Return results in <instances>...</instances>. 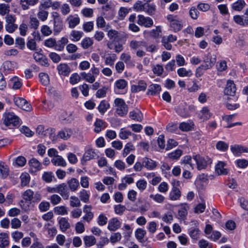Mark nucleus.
<instances>
[{"label": "nucleus", "mask_w": 248, "mask_h": 248, "mask_svg": "<svg viewBox=\"0 0 248 248\" xmlns=\"http://www.w3.org/2000/svg\"><path fill=\"white\" fill-rule=\"evenodd\" d=\"M83 212L85 215L82 219L88 222H90L94 216L93 213L92 212L91 206L85 205L83 207Z\"/></svg>", "instance_id": "nucleus-17"}, {"label": "nucleus", "mask_w": 248, "mask_h": 248, "mask_svg": "<svg viewBox=\"0 0 248 248\" xmlns=\"http://www.w3.org/2000/svg\"><path fill=\"white\" fill-rule=\"evenodd\" d=\"M236 90L235 85L233 81L232 80H228L224 89V93L227 95L232 96V101H234V102H235L238 98L237 96H235Z\"/></svg>", "instance_id": "nucleus-7"}, {"label": "nucleus", "mask_w": 248, "mask_h": 248, "mask_svg": "<svg viewBox=\"0 0 248 248\" xmlns=\"http://www.w3.org/2000/svg\"><path fill=\"white\" fill-rule=\"evenodd\" d=\"M129 46L132 49L138 50L140 49L143 47H146V44L144 41L133 40L130 41Z\"/></svg>", "instance_id": "nucleus-28"}, {"label": "nucleus", "mask_w": 248, "mask_h": 248, "mask_svg": "<svg viewBox=\"0 0 248 248\" xmlns=\"http://www.w3.org/2000/svg\"><path fill=\"white\" fill-rule=\"evenodd\" d=\"M200 234V231L197 228L191 229L189 232V235L190 237L195 240H198L199 238Z\"/></svg>", "instance_id": "nucleus-64"}, {"label": "nucleus", "mask_w": 248, "mask_h": 248, "mask_svg": "<svg viewBox=\"0 0 248 248\" xmlns=\"http://www.w3.org/2000/svg\"><path fill=\"white\" fill-rule=\"evenodd\" d=\"M129 117L132 120L137 122H141L143 119V115L141 112L137 108L130 111L129 114Z\"/></svg>", "instance_id": "nucleus-25"}, {"label": "nucleus", "mask_w": 248, "mask_h": 248, "mask_svg": "<svg viewBox=\"0 0 248 248\" xmlns=\"http://www.w3.org/2000/svg\"><path fill=\"white\" fill-rule=\"evenodd\" d=\"M144 167L148 170H153L157 166L156 161L148 157H144L142 159Z\"/></svg>", "instance_id": "nucleus-19"}, {"label": "nucleus", "mask_w": 248, "mask_h": 248, "mask_svg": "<svg viewBox=\"0 0 248 248\" xmlns=\"http://www.w3.org/2000/svg\"><path fill=\"white\" fill-rule=\"evenodd\" d=\"M234 22L242 26L248 25V17L242 16L239 15L235 16L233 17Z\"/></svg>", "instance_id": "nucleus-35"}, {"label": "nucleus", "mask_w": 248, "mask_h": 248, "mask_svg": "<svg viewBox=\"0 0 248 248\" xmlns=\"http://www.w3.org/2000/svg\"><path fill=\"white\" fill-rule=\"evenodd\" d=\"M63 23L62 19H60L53 22V31L54 33H59L63 29Z\"/></svg>", "instance_id": "nucleus-41"}, {"label": "nucleus", "mask_w": 248, "mask_h": 248, "mask_svg": "<svg viewBox=\"0 0 248 248\" xmlns=\"http://www.w3.org/2000/svg\"><path fill=\"white\" fill-rule=\"evenodd\" d=\"M59 227L60 230L62 232H65L70 227V223L68 219L65 217H61L58 221Z\"/></svg>", "instance_id": "nucleus-32"}, {"label": "nucleus", "mask_w": 248, "mask_h": 248, "mask_svg": "<svg viewBox=\"0 0 248 248\" xmlns=\"http://www.w3.org/2000/svg\"><path fill=\"white\" fill-rule=\"evenodd\" d=\"M117 57L115 54H108L104 57L105 63L107 65L112 66Z\"/></svg>", "instance_id": "nucleus-37"}, {"label": "nucleus", "mask_w": 248, "mask_h": 248, "mask_svg": "<svg viewBox=\"0 0 248 248\" xmlns=\"http://www.w3.org/2000/svg\"><path fill=\"white\" fill-rule=\"evenodd\" d=\"M68 42V40L66 37H62L57 43V46H56V50L58 51L62 50L64 46L66 44H67Z\"/></svg>", "instance_id": "nucleus-47"}, {"label": "nucleus", "mask_w": 248, "mask_h": 248, "mask_svg": "<svg viewBox=\"0 0 248 248\" xmlns=\"http://www.w3.org/2000/svg\"><path fill=\"white\" fill-rule=\"evenodd\" d=\"M51 162L54 166H60L62 167H65L66 165V162L61 155H58L52 158L51 159Z\"/></svg>", "instance_id": "nucleus-31"}, {"label": "nucleus", "mask_w": 248, "mask_h": 248, "mask_svg": "<svg viewBox=\"0 0 248 248\" xmlns=\"http://www.w3.org/2000/svg\"><path fill=\"white\" fill-rule=\"evenodd\" d=\"M73 134V131L70 128H65L59 132L58 137L64 140L69 139Z\"/></svg>", "instance_id": "nucleus-24"}, {"label": "nucleus", "mask_w": 248, "mask_h": 248, "mask_svg": "<svg viewBox=\"0 0 248 248\" xmlns=\"http://www.w3.org/2000/svg\"><path fill=\"white\" fill-rule=\"evenodd\" d=\"M212 115V114L210 112L209 108L206 107H204L200 111L199 117L201 119L206 121L211 117Z\"/></svg>", "instance_id": "nucleus-33"}, {"label": "nucleus", "mask_w": 248, "mask_h": 248, "mask_svg": "<svg viewBox=\"0 0 248 248\" xmlns=\"http://www.w3.org/2000/svg\"><path fill=\"white\" fill-rule=\"evenodd\" d=\"M20 185L22 187L27 186L30 183L31 177L29 173L24 172L20 176Z\"/></svg>", "instance_id": "nucleus-34"}, {"label": "nucleus", "mask_w": 248, "mask_h": 248, "mask_svg": "<svg viewBox=\"0 0 248 248\" xmlns=\"http://www.w3.org/2000/svg\"><path fill=\"white\" fill-rule=\"evenodd\" d=\"M109 108V103L105 100H103L100 102L98 107V109L100 113L103 114Z\"/></svg>", "instance_id": "nucleus-54"}, {"label": "nucleus", "mask_w": 248, "mask_h": 248, "mask_svg": "<svg viewBox=\"0 0 248 248\" xmlns=\"http://www.w3.org/2000/svg\"><path fill=\"white\" fill-rule=\"evenodd\" d=\"M6 24L5 25V29L6 31L9 33L13 32L16 29L15 21L16 19L14 16L11 15H7L5 17Z\"/></svg>", "instance_id": "nucleus-10"}, {"label": "nucleus", "mask_w": 248, "mask_h": 248, "mask_svg": "<svg viewBox=\"0 0 248 248\" xmlns=\"http://www.w3.org/2000/svg\"><path fill=\"white\" fill-rule=\"evenodd\" d=\"M167 19L170 22V27L175 32L178 31L182 29V21L177 16L169 15L167 16Z\"/></svg>", "instance_id": "nucleus-4"}, {"label": "nucleus", "mask_w": 248, "mask_h": 248, "mask_svg": "<svg viewBox=\"0 0 248 248\" xmlns=\"http://www.w3.org/2000/svg\"><path fill=\"white\" fill-rule=\"evenodd\" d=\"M33 191L31 189H27L23 193L22 197L25 202L21 201L20 202V205L24 210H28L29 209V205L33 200Z\"/></svg>", "instance_id": "nucleus-2"}, {"label": "nucleus", "mask_w": 248, "mask_h": 248, "mask_svg": "<svg viewBox=\"0 0 248 248\" xmlns=\"http://www.w3.org/2000/svg\"><path fill=\"white\" fill-rule=\"evenodd\" d=\"M116 107V112L120 116H123L127 114L128 108L124 101L120 98H117L114 100Z\"/></svg>", "instance_id": "nucleus-3"}, {"label": "nucleus", "mask_w": 248, "mask_h": 248, "mask_svg": "<svg viewBox=\"0 0 248 248\" xmlns=\"http://www.w3.org/2000/svg\"><path fill=\"white\" fill-rule=\"evenodd\" d=\"M203 61L204 64L202 65V67L204 70H206L212 68L216 62V56L210 53L205 55Z\"/></svg>", "instance_id": "nucleus-6"}, {"label": "nucleus", "mask_w": 248, "mask_h": 248, "mask_svg": "<svg viewBox=\"0 0 248 248\" xmlns=\"http://www.w3.org/2000/svg\"><path fill=\"white\" fill-rule=\"evenodd\" d=\"M3 124L8 127L16 125V114L14 112H5L2 115Z\"/></svg>", "instance_id": "nucleus-5"}, {"label": "nucleus", "mask_w": 248, "mask_h": 248, "mask_svg": "<svg viewBox=\"0 0 248 248\" xmlns=\"http://www.w3.org/2000/svg\"><path fill=\"white\" fill-rule=\"evenodd\" d=\"M81 76L83 79L90 83H93L95 80V76L90 73L82 72Z\"/></svg>", "instance_id": "nucleus-49"}, {"label": "nucleus", "mask_w": 248, "mask_h": 248, "mask_svg": "<svg viewBox=\"0 0 248 248\" xmlns=\"http://www.w3.org/2000/svg\"><path fill=\"white\" fill-rule=\"evenodd\" d=\"M16 106L26 111H30L32 109L31 105L25 99L22 97H18L16 99Z\"/></svg>", "instance_id": "nucleus-13"}, {"label": "nucleus", "mask_w": 248, "mask_h": 248, "mask_svg": "<svg viewBox=\"0 0 248 248\" xmlns=\"http://www.w3.org/2000/svg\"><path fill=\"white\" fill-rule=\"evenodd\" d=\"M104 124V122H103L102 120L100 119H97L94 124V132L97 133H99L101 131L102 129L105 127Z\"/></svg>", "instance_id": "nucleus-51"}, {"label": "nucleus", "mask_w": 248, "mask_h": 248, "mask_svg": "<svg viewBox=\"0 0 248 248\" xmlns=\"http://www.w3.org/2000/svg\"><path fill=\"white\" fill-rule=\"evenodd\" d=\"M137 23L140 26H144L145 27L149 28L153 25V21L149 17H145L143 15H139Z\"/></svg>", "instance_id": "nucleus-14"}, {"label": "nucleus", "mask_w": 248, "mask_h": 248, "mask_svg": "<svg viewBox=\"0 0 248 248\" xmlns=\"http://www.w3.org/2000/svg\"><path fill=\"white\" fill-rule=\"evenodd\" d=\"M193 159L196 163L198 170L205 169L207 165L211 164L212 162V160L208 157H204L200 155H193Z\"/></svg>", "instance_id": "nucleus-1"}, {"label": "nucleus", "mask_w": 248, "mask_h": 248, "mask_svg": "<svg viewBox=\"0 0 248 248\" xmlns=\"http://www.w3.org/2000/svg\"><path fill=\"white\" fill-rule=\"evenodd\" d=\"M39 77L40 82L44 85L46 86L49 83V78L47 74L41 73H40Z\"/></svg>", "instance_id": "nucleus-59"}, {"label": "nucleus", "mask_w": 248, "mask_h": 248, "mask_svg": "<svg viewBox=\"0 0 248 248\" xmlns=\"http://www.w3.org/2000/svg\"><path fill=\"white\" fill-rule=\"evenodd\" d=\"M39 11L37 13V16L38 18L42 21H46L48 16V12L44 9L39 8Z\"/></svg>", "instance_id": "nucleus-46"}, {"label": "nucleus", "mask_w": 248, "mask_h": 248, "mask_svg": "<svg viewBox=\"0 0 248 248\" xmlns=\"http://www.w3.org/2000/svg\"><path fill=\"white\" fill-rule=\"evenodd\" d=\"M132 135V132L130 131L127 130L125 129V128H123L120 129L119 136L120 139L122 140H126L128 138L129 136Z\"/></svg>", "instance_id": "nucleus-61"}, {"label": "nucleus", "mask_w": 248, "mask_h": 248, "mask_svg": "<svg viewBox=\"0 0 248 248\" xmlns=\"http://www.w3.org/2000/svg\"><path fill=\"white\" fill-rule=\"evenodd\" d=\"M57 70L60 75L63 76H68L71 72V69L68 64L61 63L57 66Z\"/></svg>", "instance_id": "nucleus-23"}, {"label": "nucleus", "mask_w": 248, "mask_h": 248, "mask_svg": "<svg viewBox=\"0 0 248 248\" xmlns=\"http://www.w3.org/2000/svg\"><path fill=\"white\" fill-rule=\"evenodd\" d=\"M80 21L79 17L77 15H70L65 19V22L70 29H74L78 25Z\"/></svg>", "instance_id": "nucleus-9"}, {"label": "nucleus", "mask_w": 248, "mask_h": 248, "mask_svg": "<svg viewBox=\"0 0 248 248\" xmlns=\"http://www.w3.org/2000/svg\"><path fill=\"white\" fill-rule=\"evenodd\" d=\"M97 155V154L94 150L92 148H89L85 151L83 155L81 160L82 162L83 163V162H86L87 161L93 159Z\"/></svg>", "instance_id": "nucleus-16"}, {"label": "nucleus", "mask_w": 248, "mask_h": 248, "mask_svg": "<svg viewBox=\"0 0 248 248\" xmlns=\"http://www.w3.org/2000/svg\"><path fill=\"white\" fill-rule=\"evenodd\" d=\"M84 244L87 247H91L96 243V239L93 235L85 236L83 238Z\"/></svg>", "instance_id": "nucleus-45"}, {"label": "nucleus", "mask_w": 248, "mask_h": 248, "mask_svg": "<svg viewBox=\"0 0 248 248\" xmlns=\"http://www.w3.org/2000/svg\"><path fill=\"white\" fill-rule=\"evenodd\" d=\"M177 74L181 77H189L192 75V72L191 70H187L185 68H180L177 71Z\"/></svg>", "instance_id": "nucleus-42"}, {"label": "nucleus", "mask_w": 248, "mask_h": 248, "mask_svg": "<svg viewBox=\"0 0 248 248\" xmlns=\"http://www.w3.org/2000/svg\"><path fill=\"white\" fill-rule=\"evenodd\" d=\"M36 132L39 136L44 137L47 135L52 134L53 131L51 128L45 129L44 126L43 125H39L37 127Z\"/></svg>", "instance_id": "nucleus-22"}, {"label": "nucleus", "mask_w": 248, "mask_h": 248, "mask_svg": "<svg viewBox=\"0 0 248 248\" xmlns=\"http://www.w3.org/2000/svg\"><path fill=\"white\" fill-rule=\"evenodd\" d=\"M178 206L179 207L178 210L179 218L182 220L186 219L189 209V204L187 203H182Z\"/></svg>", "instance_id": "nucleus-11"}, {"label": "nucleus", "mask_w": 248, "mask_h": 248, "mask_svg": "<svg viewBox=\"0 0 248 248\" xmlns=\"http://www.w3.org/2000/svg\"><path fill=\"white\" fill-rule=\"evenodd\" d=\"M57 193H59L61 196L65 200L68 199L69 194L67 191L66 185L64 183L57 186Z\"/></svg>", "instance_id": "nucleus-18"}, {"label": "nucleus", "mask_w": 248, "mask_h": 248, "mask_svg": "<svg viewBox=\"0 0 248 248\" xmlns=\"http://www.w3.org/2000/svg\"><path fill=\"white\" fill-rule=\"evenodd\" d=\"M216 147L218 150L225 152L228 149L229 145L224 141H219L217 143Z\"/></svg>", "instance_id": "nucleus-58"}, {"label": "nucleus", "mask_w": 248, "mask_h": 248, "mask_svg": "<svg viewBox=\"0 0 248 248\" xmlns=\"http://www.w3.org/2000/svg\"><path fill=\"white\" fill-rule=\"evenodd\" d=\"M183 154V151L181 150H176L168 154V157L172 160H178Z\"/></svg>", "instance_id": "nucleus-50"}, {"label": "nucleus", "mask_w": 248, "mask_h": 248, "mask_svg": "<svg viewBox=\"0 0 248 248\" xmlns=\"http://www.w3.org/2000/svg\"><path fill=\"white\" fill-rule=\"evenodd\" d=\"M146 234V231L141 228H139L135 231V237L140 242H142L143 239Z\"/></svg>", "instance_id": "nucleus-48"}, {"label": "nucleus", "mask_w": 248, "mask_h": 248, "mask_svg": "<svg viewBox=\"0 0 248 248\" xmlns=\"http://www.w3.org/2000/svg\"><path fill=\"white\" fill-rule=\"evenodd\" d=\"M181 196V192L178 188L172 187L170 193L169 198L172 201H176L180 199Z\"/></svg>", "instance_id": "nucleus-36"}, {"label": "nucleus", "mask_w": 248, "mask_h": 248, "mask_svg": "<svg viewBox=\"0 0 248 248\" xmlns=\"http://www.w3.org/2000/svg\"><path fill=\"white\" fill-rule=\"evenodd\" d=\"M230 150L232 154L237 157L240 156L243 153H248V147L240 144L231 145Z\"/></svg>", "instance_id": "nucleus-8"}, {"label": "nucleus", "mask_w": 248, "mask_h": 248, "mask_svg": "<svg viewBox=\"0 0 248 248\" xmlns=\"http://www.w3.org/2000/svg\"><path fill=\"white\" fill-rule=\"evenodd\" d=\"M9 245L8 235L6 233H0V248H4Z\"/></svg>", "instance_id": "nucleus-44"}, {"label": "nucleus", "mask_w": 248, "mask_h": 248, "mask_svg": "<svg viewBox=\"0 0 248 248\" xmlns=\"http://www.w3.org/2000/svg\"><path fill=\"white\" fill-rule=\"evenodd\" d=\"M201 87L198 84L196 80H193L192 81V84H189L187 87V91L190 93H194L197 92Z\"/></svg>", "instance_id": "nucleus-56"}, {"label": "nucleus", "mask_w": 248, "mask_h": 248, "mask_svg": "<svg viewBox=\"0 0 248 248\" xmlns=\"http://www.w3.org/2000/svg\"><path fill=\"white\" fill-rule=\"evenodd\" d=\"M39 0H20V5L23 10L29 9V5L34 6L38 3Z\"/></svg>", "instance_id": "nucleus-39"}, {"label": "nucleus", "mask_w": 248, "mask_h": 248, "mask_svg": "<svg viewBox=\"0 0 248 248\" xmlns=\"http://www.w3.org/2000/svg\"><path fill=\"white\" fill-rule=\"evenodd\" d=\"M84 33L82 31L72 30L69 35L70 38L73 42H78L83 37Z\"/></svg>", "instance_id": "nucleus-29"}, {"label": "nucleus", "mask_w": 248, "mask_h": 248, "mask_svg": "<svg viewBox=\"0 0 248 248\" xmlns=\"http://www.w3.org/2000/svg\"><path fill=\"white\" fill-rule=\"evenodd\" d=\"M127 86V82L125 79H119L114 83V90L120 91L124 90Z\"/></svg>", "instance_id": "nucleus-30"}, {"label": "nucleus", "mask_w": 248, "mask_h": 248, "mask_svg": "<svg viewBox=\"0 0 248 248\" xmlns=\"http://www.w3.org/2000/svg\"><path fill=\"white\" fill-rule=\"evenodd\" d=\"M121 225L120 221L117 218L113 217L108 221V229L110 231L114 232L119 229Z\"/></svg>", "instance_id": "nucleus-15"}, {"label": "nucleus", "mask_w": 248, "mask_h": 248, "mask_svg": "<svg viewBox=\"0 0 248 248\" xmlns=\"http://www.w3.org/2000/svg\"><path fill=\"white\" fill-rule=\"evenodd\" d=\"M177 113L182 117H186L189 116L187 108L183 106H179L176 109Z\"/></svg>", "instance_id": "nucleus-52"}, {"label": "nucleus", "mask_w": 248, "mask_h": 248, "mask_svg": "<svg viewBox=\"0 0 248 248\" xmlns=\"http://www.w3.org/2000/svg\"><path fill=\"white\" fill-rule=\"evenodd\" d=\"M49 200H50L51 203L53 205H56L59 204L62 200L61 197L59 195L56 194H54L51 195L49 198Z\"/></svg>", "instance_id": "nucleus-57"}, {"label": "nucleus", "mask_w": 248, "mask_h": 248, "mask_svg": "<svg viewBox=\"0 0 248 248\" xmlns=\"http://www.w3.org/2000/svg\"><path fill=\"white\" fill-rule=\"evenodd\" d=\"M67 184L70 189L72 191H76L79 186L78 181L75 178H72L67 182Z\"/></svg>", "instance_id": "nucleus-38"}, {"label": "nucleus", "mask_w": 248, "mask_h": 248, "mask_svg": "<svg viewBox=\"0 0 248 248\" xmlns=\"http://www.w3.org/2000/svg\"><path fill=\"white\" fill-rule=\"evenodd\" d=\"M229 172V169L226 164L223 161H219L215 167V173L217 175H227Z\"/></svg>", "instance_id": "nucleus-12"}, {"label": "nucleus", "mask_w": 248, "mask_h": 248, "mask_svg": "<svg viewBox=\"0 0 248 248\" xmlns=\"http://www.w3.org/2000/svg\"><path fill=\"white\" fill-rule=\"evenodd\" d=\"M70 205L72 207H78L81 205V202L79 199L74 196L70 197Z\"/></svg>", "instance_id": "nucleus-63"}, {"label": "nucleus", "mask_w": 248, "mask_h": 248, "mask_svg": "<svg viewBox=\"0 0 248 248\" xmlns=\"http://www.w3.org/2000/svg\"><path fill=\"white\" fill-rule=\"evenodd\" d=\"M155 10V5L153 4L145 3V9L144 11L149 15H152Z\"/></svg>", "instance_id": "nucleus-62"}, {"label": "nucleus", "mask_w": 248, "mask_h": 248, "mask_svg": "<svg viewBox=\"0 0 248 248\" xmlns=\"http://www.w3.org/2000/svg\"><path fill=\"white\" fill-rule=\"evenodd\" d=\"M246 3L243 0H238L234 2L232 6V8L235 11H241L245 6Z\"/></svg>", "instance_id": "nucleus-60"}, {"label": "nucleus", "mask_w": 248, "mask_h": 248, "mask_svg": "<svg viewBox=\"0 0 248 248\" xmlns=\"http://www.w3.org/2000/svg\"><path fill=\"white\" fill-rule=\"evenodd\" d=\"M150 198L153 199L155 202L158 203H162L164 202L165 198L162 195L157 193L156 194H151Z\"/></svg>", "instance_id": "nucleus-53"}, {"label": "nucleus", "mask_w": 248, "mask_h": 248, "mask_svg": "<svg viewBox=\"0 0 248 248\" xmlns=\"http://www.w3.org/2000/svg\"><path fill=\"white\" fill-rule=\"evenodd\" d=\"M28 164L32 171H37L42 169L41 163L35 158L31 159Z\"/></svg>", "instance_id": "nucleus-20"}, {"label": "nucleus", "mask_w": 248, "mask_h": 248, "mask_svg": "<svg viewBox=\"0 0 248 248\" xmlns=\"http://www.w3.org/2000/svg\"><path fill=\"white\" fill-rule=\"evenodd\" d=\"M93 44V40L89 37H86L83 38L80 43L82 47L85 49H88L90 47L92 46Z\"/></svg>", "instance_id": "nucleus-40"}, {"label": "nucleus", "mask_w": 248, "mask_h": 248, "mask_svg": "<svg viewBox=\"0 0 248 248\" xmlns=\"http://www.w3.org/2000/svg\"><path fill=\"white\" fill-rule=\"evenodd\" d=\"M33 58L36 62H39L42 65L44 66L48 65L47 59L42 54L35 52L33 54Z\"/></svg>", "instance_id": "nucleus-21"}, {"label": "nucleus", "mask_w": 248, "mask_h": 248, "mask_svg": "<svg viewBox=\"0 0 248 248\" xmlns=\"http://www.w3.org/2000/svg\"><path fill=\"white\" fill-rule=\"evenodd\" d=\"M147 84L144 81H140L136 85L131 86V91L133 93H137L140 91H144L146 90Z\"/></svg>", "instance_id": "nucleus-27"}, {"label": "nucleus", "mask_w": 248, "mask_h": 248, "mask_svg": "<svg viewBox=\"0 0 248 248\" xmlns=\"http://www.w3.org/2000/svg\"><path fill=\"white\" fill-rule=\"evenodd\" d=\"M55 214L58 215H65L68 213L67 210L64 206L55 207L54 208Z\"/></svg>", "instance_id": "nucleus-55"}, {"label": "nucleus", "mask_w": 248, "mask_h": 248, "mask_svg": "<svg viewBox=\"0 0 248 248\" xmlns=\"http://www.w3.org/2000/svg\"><path fill=\"white\" fill-rule=\"evenodd\" d=\"M161 91V86L157 84H153L150 85L147 92V94L150 95H155L160 93Z\"/></svg>", "instance_id": "nucleus-26"}, {"label": "nucleus", "mask_w": 248, "mask_h": 248, "mask_svg": "<svg viewBox=\"0 0 248 248\" xmlns=\"http://www.w3.org/2000/svg\"><path fill=\"white\" fill-rule=\"evenodd\" d=\"M9 168L4 163H0V177L6 178L9 175Z\"/></svg>", "instance_id": "nucleus-43"}]
</instances>
